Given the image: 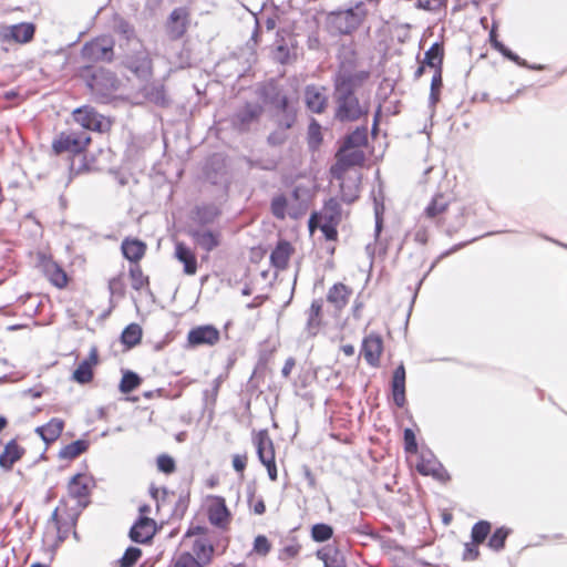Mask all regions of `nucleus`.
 I'll use <instances>...</instances> for the list:
<instances>
[{"label": "nucleus", "mask_w": 567, "mask_h": 567, "mask_svg": "<svg viewBox=\"0 0 567 567\" xmlns=\"http://www.w3.org/2000/svg\"><path fill=\"white\" fill-rule=\"evenodd\" d=\"M94 476L89 472L74 474L66 484L68 497L75 502L74 507L61 499L45 523L42 543L50 549L55 550L74 529L81 512L91 503V494L95 488Z\"/></svg>", "instance_id": "nucleus-1"}, {"label": "nucleus", "mask_w": 567, "mask_h": 567, "mask_svg": "<svg viewBox=\"0 0 567 567\" xmlns=\"http://www.w3.org/2000/svg\"><path fill=\"white\" fill-rule=\"evenodd\" d=\"M424 216L446 231H457L476 216L473 203L443 193L435 194L424 209Z\"/></svg>", "instance_id": "nucleus-2"}, {"label": "nucleus", "mask_w": 567, "mask_h": 567, "mask_svg": "<svg viewBox=\"0 0 567 567\" xmlns=\"http://www.w3.org/2000/svg\"><path fill=\"white\" fill-rule=\"evenodd\" d=\"M334 117L340 122H355L365 118L371 107L370 90L355 92H334Z\"/></svg>", "instance_id": "nucleus-3"}, {"label": "nucleus", "mask_w": 567, "mask_h": 567, "mask_svg": "<svg viewBox=\"0 0 567 567\" xmlns=\"http://www.w3.org/2000/svg\"><path fill=\"white\" fill-rule=\"evenodd\" d=\"M371 81V71L359 68L355 56L342 60L333 79L334 92H355L365 91L364 87Z\"/></svg>", "instance_id": "nucleus-4"}, {"label": "nucleus", "mask_w": 567, "mask_h": 567, "mask_svg": "<svg viewBox=\"0 0 567 567\" xmlns=\"http://www.w3.org/2000/svg\"><path fill=\"white\" fill-rule=\"evenodd\" d=\"M76 75L85 82L92 94L99 97H109L120 86L116 75L104 68L85 65L78 70Z\"/></svg>", "instance_id": "nucleus-5"}, {"label": "nucleus", "mask_w": 567, "mask_h": 567, "mask_svg": "<svg viewBox=\"0 0 567 567\" xmlns=\"http://www.w3.org/2000/svg\"><path fill=\"white\" fill-rule=\"evenodd\" d=\"M213 535L207 526L192 524L183 536V544L190 549V555L210 564L215 554Z\"/></svg>", "instance_id": "nucleus-6"}, {"label": "nucleus", "mask_w": 567, "mask_h": 567, "mask_svg": "<svg viewBox=\"0 0 567 567\" xmlns=\"http://www.w3.org/2000/svg\"><path fill=\"white\" fill-rule=\"evenodd\" d=\"M92 144L90 134L83 131H63L52 140L51 150L54 155L66 154L69 157L84 155Z\"/></svg>", "instance_id": "nucleus-7"}, {"label": "nucleus", "mask_w": 567, "mask_h": 567, "mask_svg": "<svg viewBox=\"0 0 567 567\" xmlns=\"http://www.w3.org/2000/svg\"><path fill=\"white\" fill-rule=\"evenodd\" d=\"M367 17L368 10L364 3L358 2L352 8L330 12L327 20L334 31L348 35L359 29Z\"/></svg>", "instance_id": "nucleus-8"}, {"label": "nucleus", "mask_w": 567, "mask_h": 567, "mask_svg": "<svg viewBox=\"0 0 567 567\" xmlns=\"http://www.w3.org/2000/svg\"><path fill=\"white\" fill-rule=\"evenodd\" d=\"M203 509L208 523L221 532H228L233 523V513L227 506L226 498L220 495H207Z\"/></svg>", "instance_id": "nucleus-9"}, {"label": "nucleus", "mask_w": 567, "mask_h": 567, "mask_svg": "<svg viewBox=\"0 0 567 567\" xmlns=\"http://www.w3.org/2000/svg\"><path fill=\"white\" fill-rule=\"evenodd\" d=\"M190 27L192 10L186 6L173 8L163 24L166 38L172 42H176L185 38Z\"/></svg>", "instance_id": "nucleus-10"}, {"label": "nucleus", "mask_w": 567, "mask_h": 567, "mask_svg": "<svg viewBox=\"0 0 567 567\" xmlns=\"http://www.w3.org/2000/svg\"><path fill=\"white\" fill-rule=\"evenodd\" d=\"M72 117L75 123L84 130L97 133H107L111 131L113 121L110 117L99 113L91 105H83L72 112Z\"/></svg>", "instance_id": "nucleus-11"}, {"label": "nucleus", "mask_w": 567, "mask_h": 567, "mask_svg": "<svg viewBox=\"0 0 567 567\" xmlns=\"http://www.w3.org/2000/svg\"><path fill=\"white\" fill-rule=\"evenodd\" d=\"M115 40L111 35L102 34L87 41L81 49L84 60L111 62L114 58Z\"/></svg>", "instance_id": "nucleus-12"}, {"label": "nucleus", "mask_w": 567, "mask_h": 567, "mask_svg": "<svg viewBox=\"0 0 567 567\" xmlns=\"http://www.w3.org/2000/svg\"><path fill=\"white\" fill-rule=\"evenodd\" d=\"M364 161L365 155L362 150L342 145L336 154V163L330 167V174L336 179H343L351 167L361 166Z\"/></svg>", "instance_id": "nucleus-13"}, {"label": "nucleus", "mask_w": 567, "mask_h": 567, "mask_svg": "<svg viewBox=\"0 0 567 567\" xmlns=\"http://www.w3.org/2000/svg\"><path fill=\"white\" fill-rule=\"evenodd\" d=\"M254 444L257 450L259 461L265 465L268 476L271 481H277L278 472L276 465V452L271 437L267 430L257 432L254 436Z\"/></svg>", "instance_id": "nucleus-14"}, {"label": "nucleus", "mask_w": 567, "mask_h": 567, "mask_svg": "<svg viewBox=\"0 0 567 567\" xmlns=\"http://www.w3.org/2000/svg\"><path fill=\"white\" fill-rule=\"evenodd\" d=\"M415 470L423 476H431L440 483H447L451 475L437 457L431 453H421L415 463Z\"/></svg>", "instance_id": "nucleus-15"}, {"label": "nucleus", "mask_w": 567, "mask_h": 567, "mask_svg": "<svg viewBox=\"0 0 567 567\" xmlns=\"http://www.w3.org/2000/svg\"><path fill=\"white\" fill-rule=\"evenodd\" d=\"M40 270L45 279L56 289L64 290L71 282V277L64 268L51 257H43L39 262Z\"/></svg>", "instance_id": "nucleus-16"}, {"label": "nucleus", "mask_w": 567, "mask_h": 567, "mask_svg": "<svg viewBox=\"0 0 567 567\" xmlns=\"http://www.w3.org/2000/svg\"><path fill=\"white\" fill-rule=\"evenodd\" d=\"M220 340L219 330L213 324L197 326L187 333V343L190 347H213Z\"/></svg>", "instance_id": "nucleus-17"}, {"label": "nucleus", "mask_w": 567, "mask_h": 567, "mask_svg": "<svg viewBox=\"0 0 567 567\" xmlns=\"http://www.w3.org/2000/svg\"><path fill=\"white\" fill-rule=\"evenodd\" d=\"M264 112L259 103H246L233 116V126L238 131H247L250 125L259 120Z\"/></svg>", "instance_id": "nucleus-18"}, {"label": "nucleus", "mask_w": 567, "mask_h": 567, "mask_svg": "<svg viewBox=\"0 0 567 567\" xmlns=\"http://www.w3.org/2000/svg\"><path fill=\"white\" fill-rule=\"evenodd\" d=\"M382 353L383 339L380 334L372 332L363 338L361 354L368 364L378 368L380 365Z\"/></svg>", "instance_id": "nucleus-19"}, {"label": "nucleus", "mask_w": 567, "mask_h": 567, "mask_svg": "<svg viewBox=\"0 0 567 567\" xmlns=\"http://www.w3.org/2000/svg\"><path fill=\"white\" fill-rule=\"evenodd\" d=\"M188 234L195 245L206 252L215 250L221 244V233L217 229L196 228L190 229Z\"/></svg>", "instance_id": "nucleus-20"}, {"label": "nucleus", "mask_w": 567, "mask_h": 567, "mask_svg": "<svg viewBox=\"0 0 567 567\" xmlns=\"http://www.w3.org/2000/svg\"><path fill=\"white\" fill-rule=\"evenodd\" d=\"M352 295L353 289L350 286L343 282H336L328 289L326 299L334 311L340 313L349 305Z\"/></svg>", "instance_id": "nucleus-21"}, {"label": "nucleus", "mask_w": 567, "mask_h": 567, "mask_svg": "<svg viewBox=\"0 0 567 567\" xmlns=\"http://www.w3.org/2000/svg\"><path fill=\"white\" fill-rule=\"evenodd\" d=\"M99 364L96 348H92L86 359L81 361L72 373V380L79 384H87L93 381L94 369Z\"/></svg>", "instance_id": "nucleus-22"}, {"label": "nucleus", "mask_w": 567, "mask_h": 567, "mask_svg": "<svg viewBox=\"0 0 567 567\" xmlns=\"http://www.w3.org/2000/svg\"><path fill=\"white\" fill-rule=\"evenodd\" d=\"M305 103L307 109L312 113H323L328 106L326 87L317 85H307L305 89Z\"/></svg>", "instance_id": "nucleus-23"}, {"label": "nucleus", "mask_w": 567, "mask_h": 567, "mask_svg": "<svg viewBox=\"0 0 567 567\" xmlns=\"http://www.w3.org/2000/svg\"><path fill=\"white\" fill-rule=\"evenodd\" d=\"M174 257L183 265L186 276H194L198 269L196 254L183 241L175 244Z\"/></svg>", "instance_id": "nucleus-24"}, {"label": "nucleus", "mask_w": 567, "mask_h": 567, "mask_svg": "<svg viewBox=\"0 0 567 567\" xmlns=\"http://www.w3.org/2000/svg\"><path fill=\"white\" fill-rule=\"evenodd\" d=\"M24 454L25 449L18 443L17 439L10 440L0 453V467L6 472L11 471Z\"/></svg>", "instance_id": "nucleus-25"}, {"label": "nucleus", "mask_w": 567, "mask_h": 567, "mask_svg": "<svg viewBox=\"0 0 567 567\" xmlns=\"http://www.w3.org/2000/svg\"><path fill=\"white\" fill-rule=\"evenodd\" d=\"M295 254V247L287 240H279L270 254L271 266L279 270H286L289 266L291 256Z\"/></svg>", "instance_id": "nucleus-26"}, {"label": "nucleus", "mask_w": 567, "mask_h": 567, "mask_svg": "<svg viewBox=\"0 0 567 567\" xmlns=\"http://www.w3.org/2000/svg\"><path fill=\"white\" fill-rule=\"evenodd\" d=\"M270 210H271V214L277 219H280V220L285 219L287 216H289L293 219H297L305 213V209L301 208L300 205L298 207H295V206L289 207L288 199L282 194L277 195L272 198L271 204H270Z\"/></svg>", "instance_id": "nucleus-27"}, {"label": "nucleus", "mask_w": 567, "mask_h": 567, "mask_svg": "<svg viewBox=\"0 0 567 567\" xmlns=\"http://www.w3.org/2000/svg\"><path fill=\"white\" fill-rule=\"evenodd\" d=\"M146 250L147 245L134 237H126L121 244V251L131 265L140 264L145 257Z\"/></svg>", "instance_id": "nucleus-28"}, {"label": "nucleus", "mask_w": 567, "mask_h": 567, "mask_svg": "<svg viewBox=\"0 0 567 567\" xmlns=\"http://www.w3.org/2000/svg\"><path fill=\"white\" fill-rule=\"evenodd\" d=\"M156 533V523L154 519L142 516L131 528L130 536L136 543L150 542Z\"/></svg>", "instance_id": "nucleus-29"}, {"label": "nucleus", "mask_w": 567, "mask_h": 567, "mask_svg": "<svg viewBox=\"0 0 567 567\" xmlns=\"http://www.w3.org/2000/svg\"><path fill=\"white\" fill-rule=\"evenodd\" d=\"M35 33V25L30 22H22L7 28L3 37L8 41H14L17 43L30 42Z\"/></svg>", "instance_id": "nucleus-30"}, {"label": "nucleus", "mask_w": 567, "mask_h": 567, "mask_svg": "<svg viewBox=\"0 0 567 567\" xmlns=\"http://www.w3.org/2000/svg\"><path fill=\"white\" fill-rule=\"evenodd\" d=\"M392 396L398 408H403L406 403L405 398V368L400 363L393 371L391 381Z\"/></svg>", "instance_id": "nucleus-31"}, {"label": "nucleus", "mask_w": 567, "mask_h": 567, "mask_svg": "<svg viewBox=\"0 0 567 567\" xmlns=\"http://www.w3.org/2000/svg\"><path fill=\"white\" fill-rule=\"evenodd\" d=\"M307 330L316 336L323 323V305L321 299L312 300L307 311Z\"/></svg>", "instance_id": "nucleus-32"}, {"label": "nucleus", "mask_w": 567, "mask_h": 567, "mask_svg": "<svg viewBox=\"0 0 567 567\" xmlns=\"http://www.w3.org/2000/svg\"><path fill=\"white\" fill-rule=\"evenodd\" d=\"M64 429V422L61 419L53 417L47 424L35 429V432L45 443L56 441Z\"/></svg>", "instance_id": "nucleus-33"}, {"label": "nucleus", "mask_w": 567, "mask_h": 567, "mask_svg": "<svg viewBox=\"0 0 567 567\" xmlns=\"http://www.w3.org/2000/svg\"><path fill=\"white\" fill-rule=\"evenodd\" d=\"M321 223L339 225L342 220V208L336 198H329L324 202L320 212Z\"/></svg>", "instance_id": "nucleus-34"}, {"label": "nucleus", "mask_w": 567, "mask_h": 567, "mask_svg": "<svg viewBox=\"0 0 567 567\" xmlns=\"http://www.w3.org/2000/svg\"><path fill=\"white\" fill-rule=\"evenodd\" d=\"M317 557L323 563V567H346V559L341 551L331 546H326L317 551Z\"/></svg>", "instance_id": "nucleus-35"}, {"label": "nucleus", "mask_w": 567, "mask_h": 567, "mask_svg": "<svg viewBox=\"0 0 567 567\" xmlns=\"http://www.w3.org/2000/svg\"><path fill=\"white\" fill-rule=\"evenodd\" d=\"M220 216V210L215 205L197 206L194 210V220L197 225L213 224Z\"/></svg>", "instance_id": "nucleus-36"}, {"label": "nucleus", "mask_w": 567, "mask_h": 567, "mask_svg": "<svg viewBox=\"0 0 567 567\" xmlns=\"http://www.w3.org/2000/svg\"><path fill=\"white\" fill-rule=\"evenodd\" d=\"M128 278L132 288L136 291L147 290L150 288V277L144 274L140 264L130 265Z\"/></svg>", "instance_id": "nucleus-37"}, {"label": "nucleus", "mask_w": 567, "mask_h": 567, "mask_svg": "<svg viewBox=\"0 0 567 567\" xmlns=\"http://www.w3.org/2000/svg\"><path fill=\"white\" fill-rule=\"evenodd\" d=\"M444 60V47L442 43H433L424 54V64L434 69L435 71L442 70Z\"/></svg>", "instance_id": "nucleus-38"}, {"label": "nucleus", "mask_w": 567, "mask_h": 567, "mask_svg": "<svg viewBox=\"0 0 567 567\" xmlns=\"http://www.w3.org/2000/svg\"><path fill=\"white\" fill-rule=\"evenodd\" d=\"M340 181L341 200L347 204H352L359 198L360 187L357 179L347 182L346 178Z\"/></svg>", "instance_id": "nucleus-39"}, {"label": "nucleus", "mask_w": 567, "mask_h": 567, "mask_svg": "<svg viewBox=\"0 0 567 567\" xmlns=\"http://www.w3.org/2000/svg\"><path fill=\"white\" fill-rule=\"evenodd\" d=\"M89 449V442L85 440H76L65 445L60 451V457L64 460H74Z\"/></svg>", "instance_id": "nucleus-40"}, {"label": "nucleus", "mask_w": 567, "mask_h": 567, "mask_svg": "<svg viewBox=\"0 0 567 567\" xmlns=\"http://www.w3.org/2000/svg\"><path fill=\"white\" fill-rule=\"evenodd\" d=\"M142 384V378L133 371H124L118 384L123 394H128Z\"/></svg>", "instance_id": "nucleus-41"}, {"label": "nucleus", "mask_w": 567, "mask_h": 567, "mask_svg": "<svg viewBox=\"0 0 567 567\" xmlns=\"http://www.w3.org/2000/svg\"><path fill=\"white\" fill-rule=\"evenodd\" d=\"M142 328L137 323L128 324L121 334V341L123 344L132 348L141 342Z\"/></svg>", "instance_id": "nucleus-42"}, {"label": "nucleus", "mask_w": 567, "mask_h": 567, "mask_svg": "<svg viewBox=\"0 0 567 567\" xmlns=\"http://www.w3.org/2000/svg\"><path fill=\"white\" fill-rule=\"evenodd\" d=\"M512 533L511 528L502 526L492 534L488 538V547L495 551H499L505 547V543L509 534Z\"/></svg>", "instance_id": "nucleus-43"}, {"label": "nucleus", "mask_w": 567, "mask_h": 567, "mask_svg": "<svg viewBox=\"0 0 567 567\" xmlns=\"http://www.w3.org/2000/svg\"><path fill=\"white\" fill-rule=\"evenodd\" d=\"M172 563L175 567H207L209 565L188 551L181 553Z\"/></svg>", "instance_id": "nucleus-44"}, {"label": "nucleus", "mask_w": 567, "mask_h": 567, "mask_svg": "<svg viewBox=\"0 0 567 567\" xmlns=\"http://www.w3.org/2000/svg\"><path fill=\"white\" fill-rule=\"evenodd\" d=\"M367 143V127H358L346 137L343 145L349 147H358L361 150V147L365 146Z\"/></svg>", "instance_id": "nucleus-45"}, {"label": "nucleus", "mask_w": 567, "mask_h": 567, "mask_svg": "<svg viewBox=\"0 0 567 567\" xmlns=\"http://www.w3.org/2000/svg\"><path fill=\"white\" fill-rule=\"evenodd\" d=\"M492 529V525L487 520H480L472 527L471 537L476 544H482L486 540Z\"/></svg>", "instance_id": "nucleus-46"}, {"label": "nucleus", "mask_w": 567, "mask_h": 567, "mask_svg": "<svg viewBox=\"0 0 567 567\" xmlns=\"http://www.w3.org/2000/svg\"><path fill=\"white\" fill-rule=\"evenodd\" d=\"M333 535V528L328 524H315L311 527V538L317 543L329 540Z\"/></svg>", "instance_id": "nucleus-47"}, {"label": "nucleus", "mask_w": 567, "mask_h": 567, "mask_svg": "<svg viewBox=\"0 0 567 567\" xmlns=\"http://www.w3.org/2000/svg\"><path fill=\"white\" fill-rule=\"evenodd\" d=\"M301 545L298 543V540L292 539L291 542L287 543L280 550H279V559L280 560H290L295 559L299 556L301 551Z\"/></svg>", "instance_id": "nucleus-48"}, {"label": "nucleus", "mask_w": 567, "mask_h": 567, "mask_svg": "<svg viewBox=\"0 0 567 567\" xmlns=\"http://www.w3.org/2000/svg\"><path fill=\"white\" fill-rule=\"evenodd\" d=\"M109 290L111 296L123 298L126 293L124 275L120 274L109 280Z\"/></svg>", "instance_id": "nucleus-49"}, {"label": "nucleus", "mask_w": 567, "mask_h": 567, "mask_svg": "<svg viewBox=\"0 0 567 567\" xmlns=\"http://www.w3.org/2000/svg\"><path fill=\"white\" fill-rule=\"evenodd\" d=\"M156 466L159 472L166 475L173 474L176 471V462L168 454H159L156 457Z\"/></svg>", "instance_id": "nucleus-50"}, {"label": "nucleus", "mask_w": 567, "mask_h": 567, "mask_svg": "<svg viewBox=\"0 0 567 567\" xmlns=\"http://www.w3.org/2000/svg\"><path fill=\"white\" fill-rule=\"evenodd\" d=\"M142 556V550L137 547H128L122 558L117 561L118 567H133Z\"/></svg>", "instance_id": "nucleus-51"}, {"label": "nucleus", "mask_w": 567, "mask_h": 567, "mask_svg": "<svg viewBox=\"0 0 567 567\" xmlns=\"http://www.w3.org/2000/svg\"><path fill=\"white\" fill-rule=\"evenodd\" d=\"M271 550V543L265 535H258L254 539L252 551L261 557L267 556Z\"/></svg>", "instance_id": "nucleus-52"}, {"label": "nucleus", "mask_w": 567, "mask_h": 567, "mask_svg": "<svg viewBox=\"0 0 567 567\" xmlns=\"http://www.w3.org/2000/svg\"><path fill=\"white\" fill-rule=\"evenodd\" d=\"M308 142L310 145L317 147L322 142L321 125L312 120L308 127Z\"/></svg>", "instance_id": "nucleus-53"}, {"label": "nucleus", "mask_w": 567, "mask_h": 567, "mask_svg": "<svg viewBox=\"0 0 567 567\" xmlns=\"http://www.w3.org/2000/svg\"><path fill=\"white\" fill-rule=\"evenodd\" d=\"M489 41L492 43V47L497 50L499 53H502L504 56H507L512 60H515L516 56L497 39V32L496 29L493 27L489 32Z\"/></svg>", "instance_id": "nucleus-54"}, {"label": "nucleus", "mask_w": 567, "mask_h": 567, "mask_svg": "<svg viewBox=\"0 0 567 567\" xmlns=\"http://www.w3.org/2000/svg\"><path fill=\"white\" fill-rule=\"evenodd\" d=\"M231 464L239 476L244 477V473L248 464V454L245 452L243 454L233 455Z\"/></svg>", "instance_id": "nucleus-55"}, {"label": "nucleus", "mask_w": 567, "mask_h": 567, "mask_svg": "<svg viewBox=\"0 0 567 567\" xmlns=\"http://www.w3.org/2000/svg\"><path fill=\"white\" fill-rule=\"evenodd\" d=\"M404 439V450L406 453L414 454L417 452V443L416 437L411 429H405L403 433Z\"/></svg>", "instance_id": "nucleus-56"}, {"label": "nucleus", "mask_w": 567, "mask_h": 567, "mask_svg": "<svg viewBox=\"0 0 567 567\" xmlns=\"http://www.w3.org/2000/svg\"><path fill=\"white\" fill-rule=\"evenodd\" d=\"M442 85H443L442 70H437L434 72V75L431 81V99L434 102L439 101L440 90H441Z\"/></svg>", "instance_id": "nucleus-57"}, {"label": "nucleus", "mask_w": 567, "mask_h": 567, "mask_svg": "<svg viewBox=\"0 0 567 567\" xmlns=\"http://www.w3.org/2000/svg\"><path fill=\"white\" fill-rule=\"evenodd\" d=\"M478 545L480 544H476L473 540H472V543L465 544V550H464V554H463V558L465 560H475V559H477L478 556H480Z\"/></svg>", "instance_id": "nucleus-58"}, {"label": "nucleus", "mask_w": 567, "mask_h": 567, "mask_svg": "<svg viewBox=\"0 0 567 567\" xmlns=\"http://www.w3.org/2000/svg\"><path fill=\"white\" fill-rule=\"evenodd\" d=\"M338 226L339 225L321 223L320 229L323 233L327 240H332V241L338 240V230H337Z\"/></svg>", "instance_id": "nucleus-59"}, {"label": "nucleus", "mask_w": 567, "mask_h": 567, "mask_svg": "<svg viewBox=\"0 0 567 567\" xmlns=\"http://www.w3.org/2000/svg\"><path fill=\"white\" fill-rule=\"evenodd\" d=\"M228 378V373H225V374H219L218 377H216L212 383V390H210V396L213 399V401H216L218 394H219V390L223 385V383L227 380Z\"/></svg>", "instance_id": "nucleus-60"}, {"label": "nucleus", "mask_w": 567, "mask_h": 567, "mask_svg": "<svg viewBox=\"0 0 567 567\" xmlns=\"http://www.w3.org/2000/svg\"><path fill=\"white\" fill-rule=\"evenodd\" d=\"M271 104L279 111L286 112L288 109V97L286 94L278 92L272 99Z\"/></svg>", "instance_id": "nucleus-61"}, {"label": "nucleus", "mask_w": 567, "mask_h": 567, "mask_svg": "<svg viewBox=\"0 0 567 567\" xmlns=\"http://www.w3.org/2000/svg\"><path fill=\"white\" fill-rule=\"evenodd\" d=\"M151 96H152V100L158 104V105H167L168 101L166 99V95H165V90H164V86H161V87H157L155 89L152 93H151Z\"/></svg>", "instance_id": "nucleus-62"}, {"label": "nucleus", "mask_w": 567, "mask_h": 567, "mask_svg": "<svg viewBox=\"0 0 567 567\" xmlns=\"http://www.w3.org/2000/svg\"><path fill=\"white\" fill-rule=\"evenodd\" d=\"M250 508L256 515H262L266 512V504L261 497L250 501Z\"/></svg>", "instance_id": "nucleus-63"}, {"label": "nucleus", "mask_w": 567, "mask_h": 567, "mask_svg": "<svg viewBox=\"0 0 567 567\" xmlns=\"http://www.w3.org/2000/svg\"><path fill=\"white\" fill-rule=\"evenodd\" d=\"M295 365H296V360H295V358H291V357H290V358H288V359L285 361V364H284V367H282V369H281V374H282V377H284V378H286V379H287V378H289V377H290V374H291V371H292V370H293V368H295Z\"/></svg>", "instance_id": "nucleus-64"}]
</instances>
